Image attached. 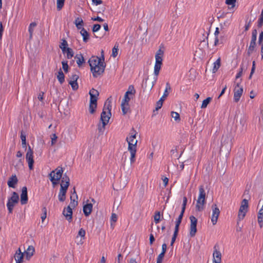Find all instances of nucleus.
<instances>
[{
    "mask_svg": "<svg viewBox=\"0 0 263 263\" xmlns=\"http://www.w3.org/2000/svg\"><path fill=\"white\" fill-rule=\"evenodd\" d=\"M263 43V31H261L259 34L258 44H261Z\"/></svg>",
    "mask_w": 263,
    "mask_h": 263,
    "instance_id": "e2e57ef3",
    "label": "nucleus"
},
{
    "mask_svg": "<svg viewBox=\"0 0 263 263\" xmlns=\"http://www.w3.org/2000/svg\"><path fill=\"white\" fill-rule=\"evenodd\" d=\"M164 54V51L161 49H159L155 54V64L154 66V73L155 75L154 78V81L153 82L152 87L156 83L157 77L159 73L160 70L161 69V66L162 64L163 56Z\"/></svg>",
    "mask_w": 263,
    "mask_h": 263,
    "instance_id": "423d86ee",
    "label": "nucleus"
},
{
    "mask_svg": "<svg viewBox=\"0 0 263 263\" xmlns=\"http://www.w3.org/2000/svg\"><path fill=\"white\" fill-rule=\"evenodd\" d=\"M137 133L133 128L130 131L129 135L126 137V141L128 143V150L130 154V161L132 164L135 161V155L137 152V140L136 135Z\"/></svg>",
    "mask_w": 263,
    "mask_h": 263,
    "instance_id": "20e7f679",
    "label": "nucleus"
},
{
    "mask_svg": "<svg viewBox=\"0 0 263 263\" xmlns=\"http://www.w3.org/2000/svg\"><path fill=\"white\" fill-rule=\"evenodd\" d=\"M171 89V87L168 83L166 84V88L164 90V92L163 93V96H162V98H165L168 95V90Z\"/></svg>",
    "mask_w": 263,
    "mask_h": 263,
    "instance_id": "3c124183",
    "label": "nucleus"
},
{
    "mask_svg": "<svg viewBox=\"0 0 263 263\" xmlns=\"http://www.w3.org/2000/svg\"><path fill=\"white\" fill-rule=\"evenodd\" d=\"M190 236L194 237L197 232V219L194 216L190 217Z\"/></svg>",
    "mask_w": 263,
    "mask_h": 263,
    "instance_id": "9b49d317",
    "label": "nucleus"
},
{
    "mask_svg": "<svg viewBox=\"0 0 263 263\" xmlns=\"http://www.w3.org/2000/svg\"><path fill=\"white\" fill-rule=\"evenodd\" d=\"M80 33L83 37V41L84 42H87L89 37V35L88 32L84 28H82L80 31Z\"/></svg>",
    "mask_w": 263,
    "mask_h": 263,
    "instance_id": "c756f323",
    "label": "nucleus"
},
{
    "mask_svg": "<svg viewBox=\"0 0 263 263\" xmlns=\"http://www.w3.org/2000/svg\"><path fill=\"white\" fill-rule=\"evenodd\" d=\"M263 26V16L259 15L257 21L258 28H261Z\"/></svg>",
    "mask_w": 263,
    "mask_h": 263,
    "instance_id": "5fc2aeb1",
    "label": "nucleus"
},
{
    "mask_svg": "<svg viewBox=\"0 0 263 263\" xmlns=\"http://www.w3.org/2000/svg\"><path fill=\"white\" fill-rule=\"evenodd\" d=\"M111 101L108 99L105 103L103 111L101 115V122L98 125V129L100 133L104 132L105 127L109 122L111 117Z\"/></svg>",
    "mask_w": 263,
    "mask_h": 263,
    "instance_id": "7ed1b4c3",
    "label": "nucleus"
},
{
    "mask_svg": "<svg viewBox=\"0 0 263 263\" xmlns=\"http://www.w3.org/2000/svg\"><path fill=\"white\" fill-rule=\"evenodd\" d=\"M28 201L27 189L26 186L23 187L21 194V203L25 204Z\"/></svg>",
    "mask_w": 263,
    "mask_h": 263,
    "instance_id": "dca6fc26",
    "label": "nucleus"
},
{
    "mask_svg": "<svg viewBox=\"0 0 263 263\" xmlns=\"http://www.w3.org/2000/svg\"><path fill=\"white\" fill-rule=\"evenodd\" d=\"M219 214L220 211L219 209L217 207L216 204H215V224H216V223H217Z\"/></svg>",
    "mask_w": 263,
    "mask_h": 263,
    "instance_id": "37998d69",
    "label": "nucleus"
},
{
    "mask_svg": "<svg viewBox=\"0 0 263 263\" xmlns=\"http://www.w3.org/2000/svg\"><path fill=\"white\" fill-rule=\"evenodd\" d=\"M102 58L101 59L97 56H92L88 60L90 71L93 77H98L104 71L106 65L104 62V59L103 54Z\"/></svg>",
    "mask_w": 263,
    "mask_h": 263,
    "instance_id": "f257e3e1",
    "label": "nucleus"
},
{
    "mask_svg": "<svg viewBox=\"0 0 263 263\" xmlns=\"http://www.w3.org/2000/svg\"><path fill=\"white\" fill-rule=\"evenodd\" d=\"M227 14V13H226L224 12H223L221 13H220V12H219L217 14V18L219 20L220 18H223V17H224L226 16Z\"/></svg>",
    "mask_w": 263,
    "mask_h": 263,
    "instance_id": "338daca9",
    "label": "nucleus"
},
{
    "mask_svg": "<svg viewBox=\"0 0 263 263\" xmlns=\"http://www.w3.org/2000/svg\"><path fill=\"white\" fill-rule=\"evenodd\" d=\"M18 195L15 192H13L11 197L8 198L7 206L10 213H12L13 207L18 202Z\"/></svg>",
    "mask_w": 263,
    "mask_h": 263,
    "instance_id": "9d476101",
    "label": "nucleus"
},
{
    "mask_svg": "<svg viewBox=\"0 0 263 263\" xmlns=\"http://www.w3.org/2000/svg\"><path fill=\"white\" fill-rule=\"evenodd\" d=\"M225 33L223 31L221 32V34H219V39L220 41V44H223V41H225V36H224Z\"/></svg>",
    "mask_w": 263,
    "mask_h": 263,
    "instance_id": "bf43d9fd",
    "label": "nucleus"
},
{
    "mask_svg": "<svg viewBox=\"0 0 263 263\" xmlns=\"http://www.w3.org/2000/svg\"><path fill=\"white\" fill-rule=\"evenodd\" d=\"M24 254L21 252V250L19 249L18 251H17L14 255V259L16 261V263H23Z\"/></svg>",
    "mask_w": 263,
    "mask_h": 263,
    "instance_id": "aec40b11",
    "label": "nucleus"
},
{
    "mask_svg": "<svg viewBox=\"0 0 263 263\" xmlns=\"http://www.w3.org/2000/svg\"><path fill=\"white\" fill-rule=\"evenodd\" d=\"M75 59L79 67H80L84 63V59L82 54H78L76 55Z\"/></svg>",
    "mask_w": 263,
    "mask_h": 263,
    "instance_id": "c85d7f7f",
    "label": "nucleus"
},
{
    "mask_svg": "<svg viewBox=\"0 0 263 263\" xmlns=\"http://www.w3.org/2000/svg\"><path fill=\"white\" fill-rule=\"evenodd\" d=\"M249 208V203L248 200L246 199H243L241 201V204L239 208V211L240 212L241 211H244L247 212L248 209Z\"/></svg>",
    "mask_w": 263,
    "mask_h": 263,
    "instance_id": "b1692460",
    "label": "nucleus"
},
{
    "mask_svg": "<svg viewBox=\"0 0 263 263\" xmlns=\"http://www.w3.org/2000/svg\"><path fill=\"white\" fill-rule=\"evenodd\" d=\"M21 139L22 140V144H25L26 142V136L22 132L21 135Z\"/></svg>",
    "mask_w": 263,
    "mask_h": 263,
    "instance_id": "774afa93",
    "label": "nucleus"
},
{
    "mask_svg": "<svg viewBox=\"0 0 263 263\" xmlns=\"http://www.w3.org/2000/svg\"><path fill=\"white\" fill-rule=\"evenodd\" d=\"M57 78H58V81L60 82V83L61 84L63 83V82L64 81V80H65L64 79V78H65L64 74L61 70H60L58 72Z\"/></svg>",
    "mask_w": 263,
    "mask_h": 263,
    "instance_id": "c9c22d12",
    "label": "nucleus"
},
{
    "mask_svg": "<svg viewBox=\"0 0 263 263\" xmlns=\"http://www.w3.org/2000/svg\"><path fill=\"white\" fill-rule=\"evenodd\" d=\"M33 152L30 146H29L28 151L26 155V159L28 163V166L30 170H32L33 168Z\"/></svg>",
    "mask_w": 263,
    "mask_h": 263,
    "instance_id": "f8f14e48",
    "label": "nucleus"
},
{
    "mask_svg": "<svg viewBox=\"0 0 263 263\" xmlns=\"http://www.w3.org/2000/svg\"><path fill=\"white\" fill-rule=\"evenodd\" d=\"M184 213V212H183L181 211L180 214L179 215L177 219L176 220V221L175 222V230H177V231H179V226L181 222V220H182Z\"/></svg>",
    "mask_w": 263,
    "mask_h": 263,
    "instance_id": "7c9ffc66",
    "label": "nucleus"
},
{
    "mask_svg": "<svg viewBox=\"0 0 263 263\" xmlns=\"http://www.w3.org/2000/svg\"><path fill=\"white\" fill-rule=\"evenodd\" d=\"M63 172V169L61 167L56 168L49 174L50 180L53 186L56 185L61 178Z\"/></svg>",
    "mask_w": 263,
    "mask_h": 263,
    "instance_id": "1a4fd4ad",
    "label": "nucleus"
},
{
    "mask_svg": "<svg viewBox=\"0 0 263 263\" xmlns=\"http://www.w3.org/2000/svg\"><path fill=\"white\" fill-rule=\"evenodd\" d=\"M74 24L78 29H82L83 26V21L81 17H77L74 21Z\"/></svg>",
    "mask_w": 263,
    "mask_h": 263,
    "instance_id": "cd10ccee",
    "label": "nucleus"
},
{
    "mask_svg": "<svg viewBox=\"0 0 263 263\" xmlns=\"http://www.w3.org/2000/svg\"><path fill=\"white\" fill-rule=\"evenodd\" d=\"M256 42L251 41L250 46L247 50V55L250 57L252 53L256 50Z\"/></svg>",
    "mask_w": 263,
    "mask_h": 263,
    "instance_id": "393cba45",
    "label": "nucleus"
},
{
    "mask_svg": "<svg viewBox=\"0 0 263 263\" xmlns=\"http://www.w3.org/2000/svg\"><path fill=\"white\" fill-rule=\"evenodd\" d=\"M199 196L196 205V209L200 211L203 210L205 203V192L202 185L199 188Z\"/></svg>",
    "mask_w": 263,
    "mask_h": 263,
    "instance_id": "6e6552de",
    "label": "nucleus"
},
{
    "mask_svg": "<svg viewBox=\"0 0 263 263\" xmlns=\"http://www.w3.org/2000/svg\"><path fill=\"white\" fill-rule=\"evenodd\" d=\"M164 99H165L164 98H163L161 97V98L160 99V100L157 102L156 107V110H158L161 108V107L162 106L163 102L164 101Z\"/></svg>",
    "mask_w": 263,
    "mask_h": 263,
    "instance_id": "49530a36",
    "label": "nucleus"
},
{
    "mask_svg": "<svg viewBox=\"0 0 263 263\" xmlns=\"http://www.w3.org/2000/svg\"><path fill=\"white\" fill-rule=\"evenodd\" d=\"M221 66V58L219 57L216 61H215V73L218 70Z\"/></svg>",
    "mask_w": 263,
    "mask_h": 263,
    "instance_id": "a19ab883",
    "label": "nucleus"
},
{
    "mask_svg": "<svg viewBox=\"0 0 263 263\" xmlns=\"http://www.w3.org/2000/svg\"><path fill=\"white\" fill-rule=\"evenodd\" d=\"M186 203H187V198L186 197H184L183 199V203H182V210H181V211L183 212H184V211H185Z\"/></svg>",
    "mask_w": 263,
    "mask_h": 263,
    "instance_id": "13d9d810",
    "label": "nucleus"
},
{
    "mask_svg": "<svg viewBox=\"0 0 263 263\" xmlns=\"http://www.w3.org/2000/svg\"><path fill=\"white\" fill-rule=\"evenodd\" d=\"M164 254L161 253L158 256L157 259V263H162Z\"/></svg>",
    "mask_w": 263,
    "mask_h": 263,
    "instance_id": "4d7b16f0",
    "label": "nucleus"
},
{
    "mask_svg": "<svg viewBox=\"0 0 263 263\" xmlns=\"http://www.w3.org/2000/svg\"><path fill=\"white\" fill-rule=\"evenodd\" d=\"M69 84L71 85L73 90H76L78 88V84L77 81H69Z\"/></svg>",
    "mask_w": 263,
    "mask_h": 263,
    "instance_id": "09e8293b",
    "label": "nucleus"
},
{
    "mask_svg": "<svg viewBox=\"0 0 263 263\" xmlns=\"http://www.w3.org/2000/svg\"><path fill=\"white\" fill-rule=\"evenodd\" d=\"M243 89L242 86L239 87L238 88H234V98L233 101L235 103H237L240 99L241 96L243 93Z\"/></svg>",
    "mask_w": 263,
    "mask_h": 263,
    "instance_id": "ddd939ff",
    "label": "nucleus"
},
{
    "mask_svg": "<svg viewBox=\"0 0 263 263\" xmlns=\"http://www.w3.org/2000/svg\"><path fill=\"white\" fill-rule=\"evenodd\" d=\"M257 220L260 228L263 227V210H259L257 213Z\"/></svg>",
    "mask_w": 263,
    "mask_h": 263,
    "instance_id": "a878e982",
    "label": "nucleus"
},
{
    "mask_svg": "<svg viewBox=\"0 0 263 263\" xmlns=\"http://www.w3.org/2000/svg\"><path fill=\"white\" fill-rule=\"evenodd\" d=\"M212 98L211 97H208L206 99L204 100L201 104V108H205L207 107L209 103L212 101Z\"/></svg>",
    "mask_w": 263,
    "mask_h": 263,
    "instance_id": "4c0bfd02",
    "label": "nucleus"
},
{
    "mask_svg": "<svg viewBox=\"0 0 263 263\" xmlns=\"http://www.w3.org/2000/svg\"><path fill=\"white\" fill-rule=\"evenodd\" d=\"M85 231L83 228L79 230L78 235L77 236V243L78 245H82L84 242V240L85 236Z\"/></svg>",
    "mask_w": 263,
    "mask_h": 263,
    "instance_id": "4468645a",
    "label": "nucleus"
},
{
    "mask_svg": "<svg viewBox=\"0 0 263 263\" xmlns=\"http://www.w3.org/2000/svg\"><path fill=\"white\" fill-rule=\"evenodd\" d=\"M101 28V26L99 24H95L93 25L92 28V31L93 32L98 31Z\"/></svg>",
    "mask_w": 263,
    "mask_h": 263,
    "instance_id": "0e129e2a",
    "label": "nucleus"
},
{
    "mask_svg": "<svg viewBox=\"0 0 263 263\" xmlns=\"http://www.w3.org/2000/svg\"><path fill=\"white\" fill-rule=\"evenodd\" d=\"M89 94L90 97L89 111L90 114H93L95 112L97 106V100L99 93L98 90L92 88L90 90Z\"/></svg>",
    "mask_w": 263,
    "mask_h": 263,
    "instance_id": "0eeeda50",
    "label": "nucleus"
},
{
    "mask_svg": "<svg viewBox=\"0 0 263 263\" xmlns=\"http://www.w3.org/2000/svg\"><path fill=\"white\" fill-rule=\"evenodd\" d=\"M246 18H246V24H245V26L244 31H247L249 29V28L251 27V23H252L251 20H250L248 22H247V20L249 18V16H246Z\"/></svg>",
    "mask_w": 263,
    "mask_h": 263,
    "instance_id": "c03bdc74",
    "label": "nucleus"
},
{
    "mask_svg": "<svg viewBox=\"0 0 263 263\" xmlns=\"http://www.w3.org/2000/svg\"><path fill=\"white\" fill-rule=\"evenodd\" d=\"M72 208L70 207V206H68L66 208H65L63 211V214L69 222L71 221L72 219Z\"/></svg>",
    "mask_w": 263,
    "mask_h": 263,
    "instance_id": "2eb2a0df",
    "label": "nucleus"
},
{
    "mask_svg": "<svg viewBox=\"0 0 263 263\" xmlns=\"http://www.w3.org/2000/svg\"><path fill=\"white\" fill-rule=\"evenodd\" d=\"M69 181L70 179L69 177L67 175H64L62 178L61 183L60 185L61 188L67 190L69 185Z\"/></svg>",
    "mask_w": 263,
    "mask_h": 263,
    "instance_id": "f3484780",
    "label": "nucleus"
},
{
    "mask_svg": "<svg viewBox=\"0 0 263 263\" xmlns=\"http://www.w3.org/2000/svg\"><path fill=\"white\" fill-rule=\"evenodd\" d=\"M248 119V115L243 112H241L240 110H237L234 117L229 116L228 119L229 123L232 121L234 124L236 121V124L234 127V131H236L237 127L240 126V132L244 133L246 132L247 128V120Z\"/></svg>",
    "mask_w": 263,
    "mask_h": 263,
    "instance_id": "f03ea898",
    "label": "nucleus"
},
{
    "mask_svg": "<svg viewBox=\"0 0 263 263\" xmlns=\"http://www.w3.org/2000/svg\"><path fill=\"white\" fill-rule=\"evenodd\" d=\"M57 138H58V137L56 136V135L55 134H53L52 135L51 137V142L52 145H54L55 143Z\"/></svg>",
    "mask_w": 263,
    "mask_h": 263,
    "instance_id": "680f3d73",
    "label": "nucleus"
},
{
    "mask_svg": "<svg viewBox=\"0 0 263 263\" xmlns=\"http://www.w3.org/2000/svg\"><path fill=\"white\" fill-rule=\"evenodd\" d=\"M218 246L215 245V254L216 258H215V263H221V253L218 250Z\"/></svg>",
    "mask_w": 263,
    "mask_h": 263,
    "instance_id": "412c9836",
    "label": "nucleus"
},
{
    "mask_svg": "<svg viewBox=\"0 0 263 263\" xmlns=\"http://www.w3.org/2000/svg\"><path fill=\"white\" fill-rule=\"evenodd\" d=\"M171 116L176 122H179L180 121V115L178 112L172 111L171 112Z\"/></svg>",
    "mask_w": 263,
    "mask_h": 263,
    "instance_id": "58836bf2",
    "label": "nucleus"
},
{
    "mask_svg": "<svg viewBox=\"0 0 263 263\" xmlns=\"http://www.w3.org/2000/svg\"><path fill=\"white\" fill-rule=\"evenodd\" d=\"M42 210H43V213L41 216V219H42V222H43L44 221V220L46 219V216H47V210H46V208H43Z\"/></svg>",
    "mask_w": 263,
    "mask_h": 263,
    "instance_id": "6e6d98bb",
    "label": "nucleus"
},
{
    "mask_svg": "<svg viewBox=\"0 0 263 263\" xmlns=\"http://www.w3.org/2000/svg\"><path fill=\"white\" fill-rule=\"evenodd\" d=\"M77 199L78 196L77 193L75 190H74L73 193H72V194L70 196L71 202L68 206H70V207L72 208H74L75 206H76L78 204V201L77 200Z\"/></svg>",
    "mask_w": 263,
    "mask_h": 263,
    "instance_id": "a211bd4d",
    "label": "nucleus"
},
{
    "mask_svg": "<svg viewBox=\"0 0 263 263\" xmlns=\"http://www.w3.org/2000/svg\"><path fill=\"white\" fill-rule=\"evenodd\" d=\"M62 68H63V70L66 72H67L68 71V65L67 62L63 61L62 62Z\"/></svg>",
    "mask_w": 263,
    "mask_h": 263,
    "instance_id": "052dcab7",
    "label": "nucleus"
},
{
    "mask_svg": "<svg viewBox=\"0 0 263 263\" xmlns=\"http://www.w3.org/2000/svg\"><path fill=\"white\" fill-rule=\"evenodd\" d=\"M34 252V248L32 246H29L27 250L25 251L26 258L27 260L30 259V258L33 256Z\"/></svg>",
    "mask_w": 263,
    "mask_h": 263,
    "instance_id": "6ab92c4d",
    "label": "nucleus"
},
{
    "mask_svg": "<svg viewBox=\"0 0 263 263\" xmlns=\"http://www.w3.org/2000/svg\"><path fill=\"white\" fill-rule=\"evenodd\" d=\"M118 47H119L118 45H115V46L112 49L111 55L114 58H116L118 55V50H119Z\"/></svg>",
    "mask_w": 263,
    "mask_h": 263,
    "instance_id": "ea45409f",
    "label": "nucleus"
},
{
    "mask_svg": "<svg viewBox=\"0 0 263 263\" xmlns=\"http://www.w3.org/2000/svg\"><path fill=\"white\" fill-rule=\"evenodd\" d=\"M178 231H177V230H175V231L174 232V234H173V237L172 238L171 242V246H173L174 243L175 242V241L176 240L177 236L178 233Z\"/></svg>",
    "mask_w": 263,
    "mask_h": 263,
    "instance_id": "8fccbe9b",
    "label": "nucleus"
},
{
    "mask_svg": "<svg viewBox=\"0 0 263 263\" xmlns=\"http://www.w3.org/2000/svg\"><path fill=\"white\" fill-rule=\"evenodd\" d=\"M237 0H226V4L228 5L229 6V9H234L236 6V3Z\"/></svg>",
    "mask_w": 263,
    "mask_h": 263,
    "instance_id": "2f4dec72",
    "label": "nucleus"
},
{
    "mask_svg": "<svg viewBox=\"0 0 263 263\" xmlns=\"http://www.w3.org/2000/svg\"><path fill=\"white\" fill-rule=\"evenodd\" d=\"M257 30L256 29H254L252 31V36L251 41L256 42L257 40Z\"/></svg>",
    "mask_w": 263,
    "mask_h": 263,
    "instance_id": "79ce46f5",
    "label": "nucleus"
},
{
    "mask_svg": "<svg viewBox=\"0 0 263 263\" xmlns=\"http://www.w3.org/2000/svg\"><path fill=\"white\" fill-rule=\"evenodd\" d=\"M68 44L67 42L65 40H63L62 42L60 45V48L61 49L63 52H65L66 50L67 49Z\"/></svg>",
    "mask_w": 263,
    "mask_h": 263,
    "instance_id": "e433bc0d",
    "label": "nucleus"
},
{
    "mask_svg": "<svg viewBox=\"0 0 263 263\" xmlns=\"http://www.w3.org/2000/svg\"><path fill=\"white\" fill-rule=\"evenodd\" d=\"M79 78V76L76 74H73L70 78L69 81H77Z\"/></svg>",
    "mask_w": 263,
    "mask_h": 263,
    "instance_id": "69168bd1",
    "label": "nucleus"
},
{
    "mask_svg": "<svg viewBox=\"0 0 263 263\" xmlns=\"http://www.w3.org/2000/svg\"><path fill=\"white\" fill-rule=\"evenodd\" d=\"M18 180L15 175L12 176L8 181V185L10 187L14 188L15 184L17 183Z\"/></svg>",
    "mask_w": 263,
    "mask_h": 263,
    "instance_id": "5701e85b",
    "label": "nucleus"
},
{
    "mask_svg": "<svg viewBox=\"0 0 263 263\" xmlns=\"http://www.w3.org/2000/svg\"><path fill=\"white\" fill-rule=\"evenodd\" d=\"M92 204L91 203H87L83 206V212L86 216L90 215L92 211Z\"/></svg>",
    "mask_w": 263,
    "mask_h": 263,
    "instance_id": "4be33fe9",
    "label": "nucleus"
},
{
    "mask_svg": "<svg viewBox=\"0 0 263 263\" xmlns=\"http://www.w3.org/2000/svg\"><path fill=\"white\" fill-rule=\"evenodd\" d=\"M160 219V213L159 212H157L155 213L154 215V221L156 222V223H158L159 222Z\"/></svg>",
    "mask_w": 263,
    "mask_h": 263,
    "instance_id": "864d4df0",
    "label": "nucleus"
},
{
    "mask_svg": "<svg viewBox=\"0 0 263 263\" xmlns=\"http://www.w3.org/2000/svg\"><path fill=\"white\" fill-rule=\"evenodd\" d=\"M135 93L136 90L134 87L133 85H130L128 88L127 91L125 92L121 105L122 111L124 115H125L128 112L129 108V101L133 98Z\"/></svg>",
    "mask_w": 263,
    "mask_h": 263,
    "instance_id": "39448f33",
    "label": "nucleus"
},
{
    "mask_svg": "<svg viewBox=\"0 0 263 263\" xmlns=\"http://www.w3.org/2000/svg\"><path fill=\"white\" fill-rule=\"evenodd\" d=\"M67 191L64 189L60 188L58 195V198L60 201H64L65 200Z\"/></svg>",
    "mask_w": 263,
    "mask_h": 263,
    "instance_id": "bb28decb",
    "label": "nucleus"
},
{
    "mask_svg": "<svg viewBox=\"0 0 263 263\" xmlns=\"http://www.w3.org/2000/svg\"><path fill=\"white\" fill-rule=\"evenodd\" d=\"M65 0H57V9L60 10L63 7Z\"/></svg>",
    "mask_w": 263,
    "mask_h": 263,
    "instance_id": "de8ad7c7",
    "label": "nucleus"
},
{
    "mask_svg": "<svg viewBox=\"0 0 263 263\" xmlns=\"http://www.w3.org/2000/svg\"><path fill=\"white\" fill-rule=\"evenodd\" d=\"M246 213H247L246 212H244V211H241V212H240V211L239 210L237 221V225H239V221H241L245 218V217L246 215Z\"/></svg>",
    "mask_w": 263,
    "mask_h": 263,
    "instance_id": "f704fd0d",
    "label": "nucleus"
},
{
    "mask_svg": "<svg viewBox=\"0 0 263 263\" xmlns=\"http://www.w3.org/2000/svg\"><path fill=\"white\" fill-rule=\"evenodd\" d=\"M63 53L66 54L67 58L68 59L72 58L74 55V52L72 49L70 48H67L65 52Z\"/></svg>",
    "mask_w": 263,
    "mask_h": 263,
    "instance_id": "473e14b6",
    "label": "nucleus"
},
{
    "mask_svg": "<svg viewBox=\"0 0 263 263\" xmlns=\"http://www.w3.org/2000/svg\"><path fill=\"white\" fill-rule=\"evenodd\" d=\"M36 26V24L34 22L31 23L29 25V28H28V31L29 32L30 38L32 37L33 33V31H34V28Z\"/></svg>",
    "mask_w": 263,
    "mask_h": 263,
    "instance_id": "72a5a7b5",
    "label": "nucleus"
},
{
    "mask_svg": "<svg viewBox=\"0 0 263 263\" xmlns=\"http://www.w3.org/2000/svg\"><path fill=\"white\" fill-rule=\"evenodd\" d=\"M260 114H261V119L259 116H256L255 117V120H258L259 121V124L260 126H263V107L261 108Z\"/></svg>",
    "mask_w": 263,
    "mask_h": 263,
    "instance_id": "a18cd8bd",
    "label": "nucleus"
},
{
    "mask_svg": "<svg viewBox=\"0 0 263 263\" xmlns=\"http://www.w3.org/2000/svg\"><path fill=\"white\" fill-rule=\"evenodd\" d=\"M117 219H118L117 215L116 214H115V213H112L111 214V218H110L111 226H112L114 223H115L117 221Z\"/></svg>",
    "mask_w": 263,
    "mask_h": 263,
    "instance_id": "603ef678",
    "label": "nucleus"
}]
</instances>
